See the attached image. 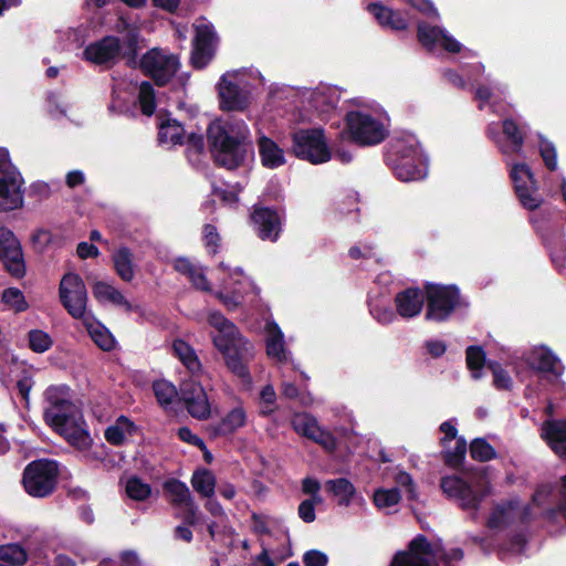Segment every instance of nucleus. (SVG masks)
Here are the masks:
<instances>
[{"mask_svg": "<svg viewBox=\"0 0 566 566\" xmlns=\"http://www.w3.org/2000/svg\"><path fill=\"white\" fill-rule=\"evenodd\" d=\"M188 279L195 289L203 291V292L211 291L210 283H209L207 276L205 275V273L202 272V270H199L197 268L193 271V274H191Z\"/></svg>", "mask_w": 566, "mask_h": 566, "instance_id": "obj_58", "label": "nucleus"}, {"mask_svg": "<svg viewBox=\"0 0 566 566\" xmlns=\"http://www.w3.org/2000/svg\"><path fill=\"white\" fill-rule=\"evenodd\" d=\"M174 355L182 363L190 373V377L199 376L202 373V364L196 350L184 339H175L172 343Z\"/></svg>", "mask_w": 566, "mask_h": 566, "instance_id": "obj_30", "label": "nucleus"}, {"mask_svg": "<svg viewBox=\"0 0 566 566\" xmlns=\"http://www.w3.org/2000/svg\"><path fill=\"white\" fill-rule=\"evenodd\" d=\"M424 293L427 300L424 318L430 322H447L457 308L465 305L457 285L428 282L424 284Z\"/></svg>", "mask_w": 566, "mask_h": 566, "instance_id": "obj_6", "label": "nucleus"}, {"mask_svg": "<svg viewBox=\"0 0 566 566\" xmlns=\"http://www.w3.org/2000/svg\"><path fill=\"white\" fill-rule=\"evenodd\" d=\"M531 366L539 373L552 374L555 377H559L564 370L559 358L551 348L545 346H542L532 353Z\"/></svg>", "mask_w": 566, "mask_h": 566, "instance_id": "obj_25", "label": "nucleus"}, {"mask_svg": "<svg viewBox=\"0 0 566 566\" xmlns=\"http://www.w3.org/2000/svg\"><path fill=\"white\" fill-rule=\"evenodd\" d=\"M518 506V501L511 500L506 501L502 504H497L492 509L490 516L486 521V526L491 530H496L503 526L506 523L507 515L511 511L516 510Z\"/></svg>", "mask_w": 566, "mask_h": 566, "instance_id": "obj_41", "label": "nucleus"}, {"mask_svg": "<svg viewBox=\"0 0 566 566\" xmlns=\"http://www.w3.org/2000/svg\"><path fill=\"white\" fill-rule=\"evenodd\" d=\"M59 463L51 459H38L27 464L22 473L24 491L32 497H48L57 488Z\"/></svg>", "mask_w": 566, "mask_h": 566, "instance_id": "obj_5", "label": "nucleus"}, {"mask_svg": "<svg viewBox=\"0 0 566 566\" xmlns=\"http://www.w3.org/2000/svg\"><path fill=\"white\" fill-rule=\"evenodd\" d=\"M247 423V412L239 406L226 413L217 423L211 426L214 436L227 437L234 433Z\"/></svg>", "mask_w": 566, "mask_h": 566, "instance_id": "obj_27", "label": "nucleus"}, {"mask_svg": "<svg viewBox=\"0 0 566 566\" xmlns=\"http://www.w3.org/2000/svg\"><path fill=\"white\" fill-rule=\"evenodd\" d=\"M401 494L398 488L377 489L373 502L378 509H388L399 503Z\"/></svg>", "mask_w": 566, "mask_h": 566, "instance_id": "obj_47", "label": "nucleus"}, {"mask_svg": "<svg viewBox=\"0 0 566 566\" xmlns=\"http://www.w3.org/2000/svg\"><path fill=\"white\" fill-rule=\"evenodd\" d=\"M541 437L556 455L566 461V420L544 421Z\"/></svg>", "mask_w": 566, "mask_h": 566, "instance_id": "obj_21", "label": "nucleus"}, {"mask_svg": "<svg viewBox=\"0 0 566 566\" xmlns=\"http://www.w3.org/2000/svg\"><path fill=\"white\" fill-rule=\"evenodd\" d=\"M443 29L438 25H431L428 22L420 20L417 23V39L422 46L432 49L441 35H443Z\"/></svg>", "mask_w": 566, "mask_h": 566, "instance_id": "obj_40", "label": "nucleus"}, {"mask_svg": "<svg viewBox=\"0 0 566 566\" xmlns=\"http://www.w3.org/2000/svg\"><path fill=\"white\" fill-rule=\"evenodd\" d=\"M120 36V55L119 57L125 61V64L130 69L138 66V52L140 50V42L143 41L140 30L123 21V28L118 30Z\"/></svg>", "mask_w": 566, "mask_h": 566, "instance_id": "obj_19", "label": "nucleus"}, {"mask_svg": "<svg viewBox=\"0 0 566 566\" xmlns=\"http://www.w3.org/2000/svg\"><path fill=\"white\" fill-rule=\"evenodd\" d=\"M202 241L210 255H216L221 247V237L217 227L207 223L202 228Z\"/></svg>", "mask_w": 566, "mask_h": 566, "instance_id": "obj_51", "label": "nucleus"}, {"mask_svg": "<svg viewBox=\"0 0 566 566\" xmlns=\"http://www.w3.org/2000/svg\"><path fill=\"white\" fill-rule=\"evenodd\" d=\"M216 32L212 25L200 24L196 28L190 62L193 69L203 70L214 56Z\"/></svg>", "mask_w": 566, "mask_h": 566, "instance_id": "obj_17", "label": "nucleus"}, {"mask_svg": "<svg viewBox=\"0 0 566 566\" xmlns=\"http://www.w3.org/2000/svg\"><path fill=\"white\" fill-rule=\"evenodd\" d=\"M345 125L350 139L360 146L380 144L387 137L384 124L370 114L352 111L345 115Z\"/></svg>", "mask_w": 566, "mask_h": 566, "instance_id": "obj_8", "label": "nucleus"}, {"mask_svg": "<svg viewBox=\"0 0 566 566\" xmlns=\"http://www.w3.org/2000/svg\"><path fill=\"white\" fill-rule=\"evenodd\" d=\"M292 428L294 431L314 442L327 447L328 441L332 440V436L323 431L317 424L316 419L308 413H296L291 420Z\"/></svg>", "mask_w": 566, "mask_h": 566, "instance_id": "obj_22", "label": "nucleus"}, {"mask_svg": "<svg viewBox=\"0 0 566 566\" xmlns=\"http://www.w3.org/2000/svg\"><path fill=\"white\" fill-rule=\"evenodd\" d=\"M59 298L67 314L84 319L87 313V290L83 279L73 272L65 273L59 285Z\"/></svg>", "mask_w": 566, "mask_h": 566, "instance_id": "obj_9", "label": "nucleus"}, {"mask_svg": "<svg viewBox=\"0 0 566 566\" xmlns=\"http://www.w3.org/2000/svg\"><path fill=\"white\" fill-rule=\"evenodd\" d=\"M153 390L160 406L171 405L175 397L178 395L176 387L165 379L155 380L153 384Z\"/></svg>", "mask_w": 566, "mask_h": 566, "instance_id": "obj_46", "label": "nucleus"}, {"mask_svg": "<svg viewBox=\"0 0 566 566\" xmlns=\"http://www.w3.org/2000/svg\"><path fill=\"white\" fill-rule=\"evenodd\" d=\"M138 102L140 111L146 116H151L156 111L155 90L150 82L143 81L139 85Z\"/></svg>", "mask_w": 566, "mask_h": 566, "instance_id": "obj_44", "label": "nucleus"}, {"mask_svg": "<svg viewBox=\"0 0 566 566\" xmlns=\"http://www.w3.org/2000/svg\"><path fill=\"white\" fill-rule=\"evenodd\" d=\"M258 146L261 163L265 168L274 169L285 164L284 151L273 139L261 136Z\"/></svg>", "mask_w": 566, "mask_h": 566, "instance_id": "obj_29", "label": "nucleus"}, {"mask_svg": "<svg viewBox=\"0 0 566 566\" xmlns=\"http://www.w3.org/2000/svg\"><path fill=\"white\" fill-rule=\"evenodd\" d=\"M174 269L178 273L189 277L193 274L197 266L188 258L180 256L174 261Z\"/></svg>", "mask_w": 566, "mask_h": 566, "instance_id": "obj_61", "label": "nucleus"}, {"mask_svg": "<svg viewBox=\"0 0 566 566\" xmlns=\"http://www.w3.org/2000/svg\"><path fill=\"white\" fill-rule=\"evenodd\" d=\"M67 386H50L44 391L48 403L43 410L44 422L71 446L86 450L92 438L85 428L83 417L70 398Z\"/></svg>", "mask_w": 566, "mask_h": 566, "instance_id": "obj_1", "label": "nucleus"}, {"mask_svg": "<svg viewBox=\"0 0 566 566\" xmlns=\"http://www.w3.org/2000/svg\"><path fill=\"white\" fill-rule=\"evenodd\" d=\"M126 493L134 501H146L151 495V485L133 475L126 482Z\"/></svg>", "mask_w": 566, "mask_h": 566, "instance_id": "obj_45", "label": "nucleus"}, {"mask_svg": "<svg viewBox=\"0 0 566 566\" xmlns=\"http://www.w3.org/2000/svg\"><path fill=\"white\" fill-rule=\"evenodd\" d=\"M118 558L119 566H145L137 552L133 549L122 551Z\"/></svg>", "mask_w": 566, "mask_h": 566, "instance_id": "obj_59", "label": "nucleus"}, {"mask_svg": "<svg viewBox=\"0 0 566 566\" xmlns=\"http://www.w3.org/2000/svg\"><path fill=\"white\" fill-rule=\"evenodd\" d=\"M370 314L382 325L390 324L395 319V312L390 307L373 306Z\"/></svg>", "mask_w": 566, "mask_h": 566, "instance_id": "obj_56", "label": "nucleus"}, {"mask_svg": "<svg viewBox=\"0 0 566 566\" xmlns=\"http://www.w3.org/2000/svg\"><path fill=\"white\" fill-rule=\"evenodd\" d=\"M29 347L34 353H44L53 345L52 337L42 329H31L28 333Z\"/></svg>", "mask_w": 566, "mask_h": 566, "instance_id": "obj_49", "label": "nucleus"}, {"mask_svg": "<svg viewBox=\"0 0 566 566\" xmlns=\"http://www.w3.org/2000/svg\"><path fill=\"white\" fill-rule=\"evenodd\" d=\"M266 354L279 361L285 360L284 335L277 324L268 325V336L265 340Z\"/></svg>", "mask_w": 566, "mask_h": 566, "instance_id": "obj_37", "label": "nucleus"}, {"mask_svg": "<svg viewBox=\"0 0 566 566\" xmlns=\"http://www.w3.org/2000/svg\"><path fill=\"white\" fill-rule=\"evenodd\" d=\"M464 557V552L462 548L455 547L450 551H442L441 554L438 555L440 562L444 564V566H451V562L453 560H462Z\"/></svg>", "mask_w": 566, "mask_h": 566, "instance_id": "obj_62", "label": "nucleus"}, {"mask_svg": "<svg viewBox=\"0 0 566 566\" xmlns=\"http://www.w3.org/2000/svg\"><path fill=\"white\" fill-rule=\"evenodd\" d=\"M512 378L503 368L493 375V385L499 390H510L512 388Z\"/></svg>", "mask_w": 566, "mask_h": 566, "instance_id": "obj_60", "label": "nucleus"}, {"mask_svg": "<svg viewBox=\"0 0 566 566\" xmlns=\"http://www.w3.org/2000/svg\"><path fill=\"white\" fill-rule=\"evenodd\" d=\"M538 149L545 167L549 171H555L557 169V150L554 143H552L544 136H539Z\"/></svg>", "mask_w": 566, "mask_h": 566, "instance_id": "obj_48", "label": "nucleus"}, {"mask_svg": "<svg viewBox=\"0 0 566 566\" xmlns=\"http://www.w3.org/2000/svg\"><path fill=\"white\" fill-rule=\"evenodd\" d=\"M178 438L198 449L205 448V441L197 434H195L189 427H180L177 432Z\"/></svg>", "mask_w": 566, "mask_h": 566, "instance_id": "obj_55", "label": "nucleus"}, {"mask_svg": "<svg viewBox=\"0 0 566 566\" xmlns=\"http://www.w3.org/2000/svg\"><path fill=\"white\" fill-rule=\"evenodd\" d=\"M104 437L109 444L115 447H119L125 443V437L122 431V426L117 423V421L115 422V424L106 428Z\"/></svg>", "mask_w": 566, "mask_h": 566, "instance_id": "obj_54", "label": "nucleus"}, {"mask_svg": "<svg viewBox=\"0 0 566 566\" xmlns=\"http://www.w3.org/2000/svg\"><path fill=\"white\" fill-rule=\"evenodd\" d=\"M367 11L374 15L382 28L392 31H406L409 29L410 21L407 11L396 10L380 2L369 3Z\"/></svg>", "mask_w": 566, "mask_h": 566, "instance_id": "obj_20", "label": "nucleus"}, {"mask_svg": "<svg viewBox=\"0 0 566 566\" xmlns=\"http://www.w3.org/2000/svg\"><path fill=\"white\" fill-rule=\"evenodd\" d=\"M119 39L115 35H106L92 42L83 51L84 60L96 65H113L119 59Z\"/></svg>", "mask_w": 566, "mask_h": 566, "instance_id": "obj_18", "label": "nucleus"}, {"mask_svg": "<svg viewBox=\"0 0 566 566\" xmlns=\"http://www.w3.org/2000/svg\"><path fill=\"white\" fill-rule=\"evenodd\" d=\"M208 323L217 329L212 334V343L222 355L228 370L244 385L252 382L249 364L253 359V345L247 339L234 323L221 312H212Z\"/></svg>", "mask_w": 566, "mask_h": 566, "instance_id": "obj_3", "label": "nucleus"}, {"mask_svg": "<svg viewBox=\"0 0 566 566\" xmlns=\"http://www.w3.org/2000/svg\"><path fill=\"white\" fill-rule=\"evenodd\" d=\"M0 559L11 566H23L29 559L25 547L20 543L0 545Z\"/></svg>", "mask_w": 566, "mask_h": 566, "instance_id": "obj_38", "label": "nucleus"}, {"mask_svg": "<svg viewBox=\"0 0 566 566\" xmlns=\"http://www.w3.org/2000/svg\"><path fill=\"white\" fill-rule=\"evenodd\" d=\"M207 142L218 167L235 170L253 155V143L243 122L216 120L207 128Z\"/></svg>", "mask_w": 566, "mask_h": 566, "instance_id": "obj_2", "label": "nucleus"}, {"mask_svg": "<svg viewBox=\"0 0 566 566\" xmlns=\"http://www.w3.org/2000/svg\"><path fill=\"white\" fill-rule=\"evenodd\" d=\"M138 66L145 76L150 77L159 86H166L178 71L179 62L174 55L164 54L154 48L139 60Z\"/></svg>", "mask_w": 566, "mask_h": 566, "instance_id": "obj_10", "label": "nucleus"}, {"mask_svg": "<svg viewBox=\"0 0 566 566\" xmlns=\"http://www.w3.org/2000/svg\"><path fill=\"white\" fill-rule=\"evenodd\" d=\"M440 488L443 493L454 500L464 511H478L486 493L475 491L464 479L457 475L441 478Z\"/></svg>", "mask_w": 566, "mask_h": 566, "instance_id": "obj_11", "label": "nucleus"}, {"mask_svg": "<svg viewBox=\"0 0 566 566\" xmlns=\"http://www.w3.org/2000/svg\"><path fill=\"white\" fill-rule=\"evenodd\" d=\"M112 262L115 273L124 282H132L135 277V256L127 245L118 247L112 253Z\"/></svg>", "mask_w": 566, "mask_h": 566, "instance_id": "obj_26", "label": "nucleus"}, {"mask_svg": "<svg viewBox=\"0 0 566 566\" xmlns=\"http://www.w3.org/2000/svg\"><path fill=\"white\" fill-rule=\"evenodd\" d=\"M385 163L401 181L420 180L426 175L419 147L412 139H391L386 146Z\"/></svg>", "mask_w": 566, "mask_h": 566, "instance_id": "obj_4", "label": "nucleus"}, {"mask_svg": "<svg viewBox=\"0 0 566 566\" xmlns=\"http://www.w3.org/2000/svg\"><path fill=\"white\" fill-rule=\"evenodd\" d=\"M184 144L187 145L188 150H193L196 154H200L205 149V138L201 134H189Z\"/></svg>", "mask_w": 566, "mask_h": 566, "instance_id": "obj_63", "label": "nucleus"}, {"mask_svg": "<svg viewBox=\"0 0 566 566\" xmlns=\"http://www.w3.org/2000/svg\"><path fill=\"white\" fill-rule=\"evenodd\" d=\"M2 302L11 306L17 313L24 312L29 308L24 294L17 287H8L3 291Z\"/></svg>", "mask_w": 566, "mask_h": 566, "instance_id": "obj_50", "label": "nucleus"}, {"mask_svg": "<svg viewBox=\"0 0 566 566\" xmlns=\"http://www.w3.org/2000/svg\"><path fill=\"white\" fill-rule=\"evenodd\" d=\"M158 142L160 144L170 143L172 145H184L185 129L182 125L171 118L161 120L158 126Z\"/></svg>", "mask_w": 566, "mask_h": 566, "instance_id": "obj_36", "label": "nucleus"}, {"mask_svg": "<svg viewBox=\"0 0 566 566\" xmlns=\"http://www.w3.org/2000/svg\"><path fill=\"white\" fill-rule=\"evenodd\" d=\"M468 444L464 437L457 438L455 448L453 450L442 452L444 464L452 469L461 468L465 459Z\"/></svg>", "mask_w": 566, "mask_h": 566, "instance_id": "obj_43", "label": "nucleus"}, {"mask_svg": "<svg viewBox=\"0 0 566 566\" xmlns=\"http://www.w3.org/2000/svg\"><path fill=\"white\" fill-rule=\"evenodd\" d=\"M184 523L188 526H193L198 523V505L196 504L193 497L190 502H187L184 506Z\"/></svg>", "mask_w": 566, "mask_h": 566, "instance_id": "obj_57", "label": "nucleus"}, {"mask_svg": "<svg viewBox=\"0 0 566 566\" xmlns=\"http://www.w3.org/2000/svg\"><path fill=\"white\" fill-rule=\"evenodd\" d=\"M424 347L432 358H440L447 352V345L442 340H427Z\"/></svg>", "mask_w": 566, "mask_h": 566, "instance_id": "obj_64", "label": "nucleus"}, {"mask_svg": "<svg viewBox=\"0 0 566 566\" xmlns=\"http://www.w3.org/2000/svg\"><path fill=\"white\" fill-rule=\"evenodd\" d=\"M328 493L338 499V505L348 506L356 494L354 484L346 478L328 480L325 483Z\"/></svg>", "mask_w": 566, "mask_h": 566, "instance_id": "obj_35", "label": "nucleus"}, {"mask_svg": "<svg viewBox=\"0 0 566 566\" xmlns=\"http://www.w3.org/2000/svg\"><path fill=\"white\" fill-rule=\"evenodd\" d=\"M502 132L505 139L510 142L509 146L502 147L503 154H520L524 146L525 134L512 118H505L502 122Z\"/></svg>", "mask_w": 566, "mask_h": 566, "instance_id": "obj_33", "label": "nucleus"}, {"mask_svg": "<svg viewBox=\"0 0 566 566\" xmlns=\"http://www.w3.org/2000/svg\"><path fill=\"white\" fill-rule=\"evenodd\" d=\"M470 455L474 461L488 462L497 458L496 450L484 438H475L470 443Z\"/></svg>", "mask_w": 566, "mask_h": 566, "instance_id": "obj_42", "label": "nucleus"}, {"mask_svg": "<svg viewBox=\"0 0 566 566\" xmlns=\"http://www.w3.org/2000/svg\"><path fill=\"white\" fill-rule=\"evenodd\" d=\"M424 296L419 287H407L395 296L397 313L403 318H412L422 311Z\"/></svg>", "mask_w": 566, "mask_h": 566, "instance_id": "obj_23", "label": "nucleus"}, {"mask_svg": "<svg viewBox=\"0 0 566 566\" xmlns=\"http://www.w3.org/2000/svg\"><path fill=\"white\" fill-rule=\"evenodd\" d=\"M190 483L193 490L202 497L210 499L216 493L217 479L209 469L199 468L195 470Z\"/></svg>", "mask_w": 566, "mask_h": 566, "instance_id": "obj_34", "label": "nucleus"}, {"mask_svg": "<svg viewBox=\"0 0 566 566\" xmlns=\"http://www.w3.org/2000/svg\"><path fill=\"white\" fill-rule=\"evenodd\" d=\"M510 177L521 205L531 211L539 208L542 199L534 196L537 190V182L531 167L525 163L514 164Z\"/></svg>", "mask_w": 566, "mask_h": 566, "instance_id": "obj_13", "label": "nucleus"}, {"mask_svg": "<svg viewBox=\"0 0 566 566\" xmlns=\"http://www.w3.org/2000/svg\"><path fill=\"white\" fill-rule=\"evenodd\" d=\"M250 219L254 232L261 240L275 242L279 239L282 222L276 209L255 205Z\"/></svg>", "mask_w": 566, "mask_h": 566, "instance_id": "obj_15", "label": "nucleus"}, {"mask_svg": "<svg viewBox=\"0 0 566 566\" xmlns=\"http://www.w3.org/2000/svg\"><path fill=\"white\" fill-rule=\"evenodd\" d=\"M434 555L428 538L418 534L408 545V551L395 554L390 566H433L429 556Z\"/></svg>", "mask_w": 566, "mask_h": 566, "instance_id": "obj_16", "label": "nucleus"}, {"mask_svg": "<svg viewBox=\"0 0 566 566\" xmlns=\"http://www.w3.org/2000/svg\"><path fill=\"white\" fill-rule=\"evenodd\" d=\"M303 564L304 566H327L328 556L318 549H310L303 555Z\"/></svg>", "mask_w": 566, "mask_h": 566, "instance_id": "obj_53", "label": "nucleus"}, {"mask_svg": "<svg viewBox=\"0 0 566 566\" xmlns=\"http://www.w3.org/2000/svg\"><path fill=\"white\" fill-rule=\"evenodd\" d=\"M218 92L222 111L231 112L247 108L248 101L242 94L240 86L228 81L226 75H222L218 83Z\"/></svg>", "mask_w": 566, "mask_h": 566, "instance_id": "obj_24", "label": "nucleus"}, {"mask_svg": "<svg viewBox=\"0 0 566 566\" xmlns=\"http://www.w3.org/2000/svg\"><path fill=\"white\" fill-rule=\"evenodd\" d=\"M95 345L104 352L114 349L116 340L112 333L99 322L94 321L90 314L81 319Z\"/></svg>", "mask_w": 566, "mask_h": 566, "instance_id": "obj_31", "label": "nucleus"}, {"mask_svg": "<svg viewBox=\"0 0 566 566\" xmlns=\"http://www.w3.org/2000/svg\"><path fill=\"white\" fill-rule=\"evenodd\" d=\"M164 497L172 507H181L193 497L188 485L177 478H169L161 484Z\"/></svg>", "mask_w": 566, "mask_h": 566, "instance_id": "obj_28", "label": "nucleus"}, {"mask_svg": "<svg viewBox=\"0 0 566 566\" xmlns=\"http://www.w3.org/2000/svg\"><path fill=\"white\" fill-rule=\"evenodd\" d=\"M0 261L12 277H24L27 266L21 244L14 233L6 227L0 228Z\"/></svg>", "mask_w": 566, "mask_h": 566, "instance_id": "obj_12", "label": "nucleus"}, {"mask_svg": "<svg viewBox=\"0 0 566 566\" xmlns=\"http://www.w3.org/2000/svg\"><path fill=\"white\" fill-rule=\"evenodd\" d=\"M293 154L313 165L327 163L332 151L327 146L323 128H301L292 134Z\"/></svg>", "mask_w": 566, "mask_h": 566, "instance_id": "obj_7", "label": "nucleus"}, {"mask_svg": "<svg viewBox=\"0 0 566 566\" xmlns=\"http://www.w3.org/2000/svg\"><path fill=\"white\" fill-rule=\"evenodd\" d=\"M180 399L189 415L199 420L209 418L211 408L208 395L200 384L193 377L184 379L179 386Z\"/></svg>", "mask_w": 566, "mask_h": 566, "instance_id": "obj_14", "label": "nucleus"}, {"mask_svg": "<svg viewBox=\"0 0 566 566\" xmlns=\"http://www.w3.org/2000/svg\"><path fill=\"white\" fill-rule=\"evenodd\" d=\"M93 295L98 302H109L125 308L127 313L133 311L132 303L124 296V294L115 289L113 285L97 281L93 285Z\"/></svg>", "mask_w": 566, "mask_h": 566, "instance_id": "obj_32", "label": "nucleus"}, {"mask_svg": "<svg viewBox=\"0 0 566 566\" xmlns=\"http://www.w3.org/2000/svg\"><path fill=\"white\" fill-rule=\"evenodd\" d=\"M322 502L321 496H316L315 500L306 499L298 505L297 513L300 518L305 523H312L316 518L315 505Z\"/></svg>", "mask_w": 566, "mask_h": 566, "instance_id": "obj_52", "label": "nucleus"}, {"mask_svg": "<svg viewBox=\"0 0 566 566\" xmlns=\"http://www.w3.org/2000/svg\"><path fill=\"white\" fill-rule=\"evenodd\" d=\"M467 367L474 379L482 377V368L486 364V354L483 347L471 345L465 349Z\"/></svg>", "mask_w": 566, "mask_h": 566, "instance_id": "obj_39", "label": "nucleus"}]
</instances>
